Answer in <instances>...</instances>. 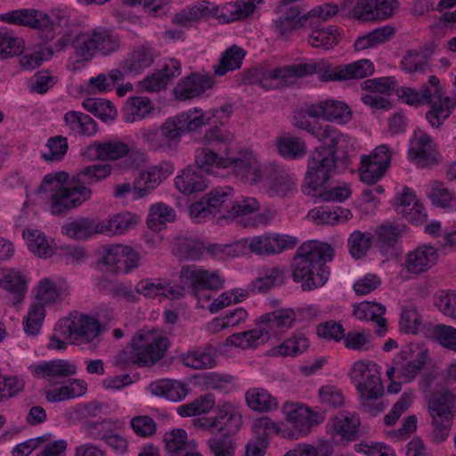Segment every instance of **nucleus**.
<instances>
[{
    "label": "nucleus",
    "instance_id": "nucleus-44",
    "mask_svg": "<svg viewBox=\"0 0 456 456\" xmlns=\"http://www.w3.org/2000/svg\"><path fill=\"white\" fill-rule=\"evenodd\" d=\"M268 341V336L265 330L260 327L257 320L256 328L244 332L234 333L228 337L226 343L243 349L257 347Z\"/></svg>",
    "mask_w": 456,
    "mask_h": 456
},
{
    "label": "nucleus",
    "instance_id": "nucleus-5",
    "mask_svg": "<svg viewBox=\"0 0 456 456\" xmlns=\"http://www.w3.org/2000/svg\"><path fill=\"white\" fill-rule=\"evenodd\" d=\"M399 97L407 104L419 106L428 104L430 110L426 113V118L433 127H439L456 108V97L444 96L440 80L436 76H430L428 84L419 90L404 87Z\"/></svg>",
    "mask_w": 456,
    "mask_h": 456
},
{
    "label": "nucleus",
    "instance_id": "nucleus-14",
    "mask_svg": "<svg viewBox=\"0 0 456 456\" xmlns=\"http://www.w3.org/2000/svg\"><path fill=\"white\" fill-rule=\"evenodd\" d=\"M76 55L85 61L92 59L95 53L109 55L120 47V37L113 30H92L76 41Z\"/></svg>",
    "mask_w": 456,
    "mask_h": 456
},
{
    "label": "nucleus",
    "instance_id": "nucleus-31",
    "mask_svg": "<svg viewBox=\"0 0 456 456\" xmlns=\"http://www.w3.org/2000/svg\"><path fill=\"white\" fill-rule=\"evenodd\" d=\"M213 82L209 77L191 73L179 80L174 88V94L176 99L181 101L191 99L211 88Z\"/></svg>",
    "mask_w": 456,
    "mask_h": 456
},
{
    "label": "nucleus",
    "instance_id": "nucleus-40",
    "mask_svg": "<svg viewBox=\"0 0 456 456\" xmlns=\"http://www.w3.org/2000/svg\"><path fill=\"white\" fill-rule=\"evenodd\" d=\"M183 135L184 133L196 132L203 126L210 124L211 117L202 110L193 109L172 117Z\"/></svg>",
    "mask_w": 456,
    "mask_h": 456
},
{
    "label": "nucleus",
    "instance_id": "nucleus-49",
    "mask_svg": "<svg viewBox=\"0 0 456 456\" xmlns=\"http://www.w3.org/2000/svg\"><path fill=\"white\" fill-rule=\"evenodd\" d=\"M246 52L236 45H232L224 51L220 58L219 63L215 66V75L222 77L228 71L238 69L241 67Z\"/></svg>",
    "mask_w": 456,
    "mask_h": 456
},
{
    "label": "nucleus",
    "instance_id": "nucleus-29",
    "mask_svg": "<svg viewBox=\"0 0 456 456\" xmlns=\"http://www.w3.org/2000/svg\"><path fill=\"white\" fill-rule=\"evenodd\" d=\"M213 168L214 167H211L210 170H206L196 163L195 167L184 168L181 174L175 177V185L179 191L185 195L200 192L208 186L207 180L202 175V171L211 173Z\"/></svg>",
    "mask_w": 456,
    "mask_h": 456
},
{
    "label": "nucleus",
    "instance_id": "nucleus-42",
    "mask_svg": "<svg viewBox=\"0 0 456 456\" xmlns=\"http://www.w3.org/2000/svg\"><path fill=\"white\" fill-rule=\"evenodd\" d=\"M151 392L172 402L183 400L189 389L186 384L173 379H161L150 385Z\"/></svg>",
    "mask_w": 456,
    "mask_h": 456
},
{
    "label": "nucleus",
    "instance_id": "nucleus-21",
    "mask_svg": "<svg viewBox=\"0 0 456 456\" xmlns=\"http://www.w3.org/2000/svg\"><path fill=\"white\" fill-rule=\"evenodd\" d=\"M282 411L294 429L303 436L309 434L314 426H317L324 419L322 414L313 411L307 406L293 403H284Z\"/></svg>",
    "mask_w": 456,
    "mask_h": 456
},
{
    "label": "nucleus",
    "instance_id": "nucleus-10",
    "mask_svg": "<svg viewBox=\"0 0 456 456\" xmlns=\"http://www.w3.org/2000/svg\"><path fill=\"white\" fill-rule=\"evenodd\" d=\"M339 158L328 147L318 146L308 157L307 169L302 185L303 193H315L337 173Z\"/></svg>",
    "mask_w": 456,
    "mask_h": 456
},
{
    "label": "nucleus",
    "instance_id": "nucleus-27",
    "mask_svg": "<svg viewBox=\"0 0 456 456\" xmlns=\"http://www.w3.org/2000/svg\"><path fill=\"white\" fill-rule=\"evenodd\" d=\"M0 289L5 290L14 305H20L28 291V281L22 273L12 268H0Z\"/></svg>",
    "mask_w": 456,
    "mask_h": 456
},
{
    "label": "nucleus",
    "instance_id": "nucleus-3",
    "mask_svg": "<svg viewBox=\"0 0 456 456\" xmlns=\"http://www.w3.org/2000/svg\"><path fill=\"white\" fill-rule=\"evenodd\" d=\"M333 248L324 242L310 240L297 248L291 263V275L295 282H301L305 291L322 287L330 277L327 262L333 259Z\"/></svg>",
    "mask_w": 456,
    "mask_h": 456
},
{
    "label": "nucleus",
    "instance_id": "nucleus-26",
    "mask_svg": "<svg viewBox=\"0 0 456 456\" xmlns=\"http://www.w3.org/2000/svg\"><path fill=\"white\" fill-rule=\"evenodd\" d=\"M319 142H322L330 151H334V156L338 152L342 153L339 160L347 167L349 165V152L354 151V140L348 134H342L335 126L327 125Z\"/></svg>",
    "mask_w": 456,
    "mask_h": 456
},
{
    "label": "nucleus",
    "instance_id": "nucleus-45",
    "mask_svg": "<svg viewBox=\"0 0 456 456\" xmlns=\"http://www.w3.org/2000/svg\"><path fill=\"white\" fill-rule=\"evenodd\" d=\"M62 233L74 240H85L94 234L101 233L100 223L90 218H78L65 224Z\"/></svg>",
    "mask_w": 456,
    "mask_h": 456
},
{
    "label": "nucleus",
    "instance_id": "nucleus-43",
    "mask_svg": "<svg viewBox=\"0 0 456 456\" xmlns=\"http://www.w3.org/2000/svg\"><path fill=\"white\" fill-rule=\"evenodd\" d=\"M153 110L154 105L148 97H129L123 106V119L127 123H134L145 118Z\"/></svg>",
    "mask_w": 456,
    "mask_h": 456
},
{
    "label": "nucleus",
    "instance_id": "nucleus-22",
    "mask_svg": "<svg viewBox=\"0 0 456 456\" xmlns=\"http://www.w3.org/2000/svg\"><path fill=\"white\" fill-rule=\"evenodd\" d=\"M28 369L35 378L45 379L51 383H60L61 379L77 372V365L63 359L34 363Z\"/></svg>",
    "mask_w": 456,
    "mask_h": 456
},
{
    "label": "nucleus",
    "instance_id": "nucleus-9",
    "mask_svg": "<svg viewBox=\"0 0 456 456\" xmlns=\"http://www.w3.org/2000/svg\"><path fill=\"white\" fill-rule=\"evenodd\" d=\"M429 360L428 349L419 343H409L403 346L387 370L389 379L396 378L403 383L413 381L426 368Z\"/></svg>",
    "mask_w": 456,
    "mask_h": 456
},
{
    "label": "nucleus",
    "instance_id": "nucleus-38",
    "mask_svg": "<svg viewBox=\"0 0 456 456\" xmlns=\"http://www.w3.org/2000/svg\"><path fill=\"white\" fill-rule=\"evenodd\" d=\"M402 232L403 230L398 225L388 223L378 226L373 235L376 247L384 255L392 254Z\"/></svg>",
    "mask_w": 456,
    "mask_h": 456
},
{
    "label": "nucleus",
    "instance_id": "nucleus-39",
    "mask_svg": "<svg viewBox=\"0 0 456 456\" xmlns=\"http://www.w3.org/2000/svg\"><path fill=\"white\" fill-rule=\"evenodd\" d=\"M64 122L70 133L80 136H93L97 132V123L89 115L69 110L64 115Z\"/></svg>",
    "mask_w": 456,
    "mask_h": 456
},
{
    "label": "nucleus",
    "instance_id": "nucleus-20",
    "mask_svg": "<svg viewBox=\"0 0 456 456\" xmlns=\"http://www.w3.org/2000/svg\"><path fill=\"white\" fill-rule=\"evenodd\" d=\"M159 56V52L149 44L135 45L120 63L123 74L138 76L151 68Z\"/></svg>",
    "mask_w": 456,
    "mask_h": 456
},
{
    "label": "nucleus",
    "instance_id": "nucleus-36",
    "mask_svg": "<svg viewBox=\"0 0 456 456\" xmlns=\"http://www.w3.org/2000/svg\"><path fill=\"white\" fill-rule=\"evenodd\" d=\"M385 312L383 305L365 301L354 306L353 314L360 321L375 322L379 327L376 333L382 337L387 331V320L383 317Z\"/></svg>",
    "mask_w": 456,
    "mask_h": 456
},
{
    "label": "nucleus",
    "instance_id": "nucleus-53",
    "mask_svg": "<svg viewBox=\"0 0 456 456\" xmlns=\"http://www.w3.org/2000/svg\"><path fill=\"white\" fill-rule=\"evenodd\" d=\"M183 362L185 366L195 370L212 368L216 365L211 347H199L183 354Z\"/></svg>",
    "mask_w": 456,
    "mask_h": 456
},
{
    "label": "nucleus",
    "instance_id": "nucleus-37",
    "mask_svg": "<svg viewBox=\"0 0 456 456\" xmlns=\"http://www.w3.org/2000/svg\"><path fill=\"white\" fill-rule=\"evenodd\" d=\"M279 13L280 16L277 21L280 23V28H305L320 26L316 16H313L312 10L307 13L300 15V11L297 7H291Z\"/></svg>",
    "mask_w": 456,
    "mask_h": 456
},
{
    "label": "nucleus",
    "instance_id": "nucleus-47",
    "mask_svg": "<svg viewBox=\"0 0 456 456\" xmlns=\"http://www.w3.org/2000/svg\"><path fill=\"white\" fill-rule=\"evenodd\" d=\"M259 209L258 201L252 197H243L234 199L230 205V208L225 214V221H232L236 218H240V222L252 220L250 216Z\"/></svg>",
    "mask_w": 456,
    "mask_h": 456
},
{
    "label": "nucleus",
    "instance_id": "nucleus-46",
    "mask_svg": "<svg viewBox=\"0 0 456 456\" xmlns=\"http://www.w3.org/2000/svg\"><path fill=\"white\" fill-rule=\"evenodd\" d=\"M248 406L259 412H268L277 409L278 401L266 389L262 387L250 388L245 395Z\"/></svg>",
    "mask_w": 456,
    "mask_h": 456
},
{
    "label": "nucleus",
    "instance_id": "nucleus-19",
    "mask_svg": "<svg viewBox=\"0 0 456 456\" xmlns=\"http://www.w3.org/2000/svg\"><path fill=\"white\" fill-rule=\"evenodd\" d=\"M305 112L309 118H322L340 125L347 124L353 114L347 103L331 98L305 104Z\"/></svg>",
    "mask_w": 456,
    "mask_h": 456
},
{
    "label": "nucleus",
    "instance_id": "nucleus-33",
    "mask_svg": "<svg viewBox=\"0 0 456 456\" xmlns=\"http://www.w3.org/2000/svg\"><path fill=\"white\" fill-rule=\"evenodd\" d=\"M129 153L127 144L121 142H94L83 151V156L90 159L116 160Z\"/></svg>",
    "mask_w": 456,
    "mask_h": 456
},
{
    "label": "nucleus",
    "instance_id": "nucleus-12",
    "mask_svg": "<svg viewBox=\"0 0 456 456\" xmlns=\"http://www.w3.org/2000/svg\"><path fill=\"white\" fill-rule=\"evenodd\" d=\"M234 190L230 186H217L213 188L200 201L193 203L190 208L191 218L196 223H203L213 218L217 213L219 223L225 220V214L232 203Z\"/></svg>",
    "mask_w": 456,
    "mask_h": 456
},
{
    "label": "nucleus",
    "instance_id": "nucleus-8",
    "mask_svg": "<svg viewBox=\"0 0 456 456\" xmlns=\"http://www.w3.org/2000/svg\"><path fill=\"white\" fill-rule=\"evenodd\" d=\"M179 280L183 285H171L163 281V293L161 296L170 299H178L185 296V287L191 289L194 297H198L201 290H218L223 288L224 281L218 271H208L195 265L182 267Z\"/></svg>",
    "mask_w": 456,
    "mask_h": 456
},
{
    "label": "nucleus",
    "instance_id": "nucleus-6",
    "mask_svg": "<svg viewBox=\"0 0 456 456\" xmlns=\"http://www.w3.org/2000/svg\"><path fill=\"white\" fill-rule=\"evenodd\" d=\"M168 346L167 337L139 334L132 339L130 346L117 354L115 365L121 369L151 366L164 356Z\"/></svg>",
    "mask_w": 456,
    "mask_h": 456
},
{
    "label": "nucleus",
    "instance_id": "nucleus-57",
    "mask_svg": "<svg viewBox=\"0 0 456 456\" xmlns=\"http://www.w3.org/2000/svg\"><path fill=\"white\" fill-rule=\"evenodd\" d=\"M23 237L27 240L28 247L35 255L44 257H49L53 250L49 244L45 235L38 230H26L23 232Z\"/></svg>",
    "mask_w": 456,
    "mask_h": 456
},
{
    "label": "nucleus",
    "instance_id": "nucleus-11",
    "mask_svg": "<svg viewBox=\"0 0 456 456\" xmlns=\"http://www.w3.org/2000/svg\"><path fill=\"white\" fill-rule=\"evenodd\" d=\"M0 20L10 25L29 28H47L69 26V16L63 10H51L44 12L34 8L13 10L0 14Z\"/></svg>",
    "mask_w": 456,
    "mask_h": 456
},
{
    "label": "nucleus",
    "instance_id": "nucleus-17",
    "mask_svg": "<svg viewBox=\"0 0 456 456\" xmlns=\"http://www.w3.org/2000/svg\"><path fill=\"white\" fill-rule=\"evenodd\" d=\"M350 379L359 394H376L384 391L379 368L377 363L369 360L355 362L350 370Z\"/></svg>",
    "mask_w": 456,
    "mask_h": 456
},
{
    "label": "nucleus",
    "instance_id": "nucleus-25",
    "mask_svg": "<svg viewBox=\"0 0 456 456\" xmlns=\"http://www.w3.org/2000/svg\"><path fill=\"white\" fill-rule=\"evenodd\" d=\"M438 250L430 245L419 246L405 256L404 268L409 273L419 275L431 269L437 262Z\"/></svg>",
    "mask_w": 456,
    "mask_h": 456
},
{
    "label": "nucleus",
    "instance_id": "nucleus-63",
    "mask_svg": "<svg viewBox=\"0 0 456 456\" xmlns=\"http://www.w3.org/2000/svg\"><path fill=\"white\" fill-rule=\"evenodd\" d=\"M37 294L33 302L45 305L54 304L60 298V289L56 283L49 278L42 279L36 287Z\"/></svg>",
    "mask_w": 456,
    "mask_h": 456
},
{
    "label": "nucleus",
    "instance_id": "nucleus-24",
    "mask_svg": "<svg viewBox=\"0 0 456 456\" xmlns=\"http://www.w3.org/2000/svg\"><path fill=\"white\" fill-rule=\"evenodd\" d=\"M139 256L131 247L125 245H111L108 248L103 257V263L110 272L127 273L138 265Z\"/></svg>",
    "mask_w": 456,
    "mask_h": 456
},
{
    "label": "nucleus",
    "instance_id": "nucleus-1",
    "mask_svg": "<svg viewBox=\"0 0 456 456\" xmlns=\"http://www.w3.org/2000/svg\"><path fill=\"white\" fill-rule=\"evenodd\" d=\"M203 147L195 151V163L206 170L229 168L244 183H256L263 178V167L252 151L240 150L235 136L214 126L200 138Z\"/></svg>",
    "mask_w": 456,
    "mask_h": 456
},
{
    "label": "nucleus",
    "instance_id": "nucleus-34",
    "mask_svg": "<svg viewBox=\"0 0 456 456\" xmlns=\"http://www.w3.org/2000/svg\"><path fill=\"white\" fill-rule=\"evenodd\" d=\"M434 49L435 45L431 44L421 46L419 49L406 51L400 62L401 69L409 74L426 73L429 69L428 58L434 53Z\"/></svg>",
    "mask_w": 456,
    "mask_h": 456
},
{
    "label": "nucleus",
    "instance_id": "nucleus-54",
    "mask_svg": "<svg viewBox=\"0 0 456 456\" xmlns=\"http://www.w3.org/2000/svg\"><path fill=\"white\" fill-rule=\"evenodd\" d=\"M216 398L211 393L200 395L190 403L178 407L177 412L183 417H191L209 412L215 406Z\"/></svg>",
    "mask_w": 456,
    "mask_h": 456
},
{
    "label": "nucleus",
    "instance_id": "nucleus-62",
    "mask_svg": "<svg viewBox=\"0 0 456 456\" xmlns=\"http://www.w3.org/2000/svg\"><path fill=\"white\" fill-rule=\"evenodd\" d=\"M159 177L155 173L141 172L133 183V199L137 200L149 195L159 185Z\"/></svg>",
    "mask_w": 456,
    "mask_h": 456
},
{
    "label": "nucleus",
    "instance_id": "nucleus-16",
    "mask_svg": "<svg viewBox=\"0 0 456 456\" xmlns=\"http://www.w3.org/2000/svg\"><path fill=\"white\" fill-rule=\"evenodd\" d=\"M121 423L111 419L102 421H87L84 425L85 432L94 440H101L118 454L127 450L128 441L119 433Z\"/></svg>",
    "mask_w": 456,
    "mask_h": 456
},
{
    "label": "nucleus",
    "instance_id": "nucleus-50",
    "mask_svg": "<svg viewBox=\"0 0 456 456\" xmlns=\"http://www.w3.org/2000/svg\"><path fill=\"white\" fill-rule=\"evenodd\" d=\"M309 346L307 338L302 333H295L281 345L272 348V355L296 356L304 353Z\"/></svg>",
    "mask_w": 456,
    "mask_h": 456
},
{
    "label": "nucleus",
    "instance_id": "nucleus-41",
    "mask_svg": "<svg viewBox=\"0 0 456 456\" xmlns=\"http://www.w3.org/2000/svg\"><path fill=\"white\" fill-rule=\"evenodd\" d=\"M308 216L311 217L318 225H334L351 219L353 217V214L348 208H343L341 207L331 208L327 206H322L310 210Z\"/></svg>",
    "mask_w": 456,
    "mask_h": 456
},
{
    "label": "nucleus",
    "instance_id": "nucleus-59",
    "mask_svg": "<svg viewBox=\"0 0 456 456\" xmlns=\"http://www.w3.org/2000/svg\"><path fill=\"white\" fill-rule=\"evenodd\" d=\"M45 317V309L43 305L39 302H32L23 320L25 333L30 336L37 335L40 332Z\"/></svg>",
    "mask_w": 456,
    "mask_h": 456
},
{
    "label": "nucleus",
    "instance_id": "nucleus-58",
    "mask_svg": "<svg viewBox=\"0 0 456 456\" xmlns=\"http://www.w3.org/2000/svg\"><path fill=\"white\" fill-rule=\"evenodd\" d=\"M175 219V210L171 207L159 202L151 207L147 224L151 229L160 230L163 224L173 222Z\"/></svg>",
    "mask_w": 456,
    "mask_h": 456
},
{
    "label": "nucleus",
    "instance_id": "nucleus-4",
    "mask_svg": "<svg viewBox=\"0 0 456 456\" xmlns=\"http://www.w3.org/2000/svg\"><path fill=\"white\" fill-rule=\"evenodd\" d=\"M263 3V0H236L219 6L213 2L201 0L175 12L171 21L175 26L192 27L215 18L221 24H228L248 19Z\"/></svg>",
    "mask_w": 456,
    "mask_h": 456
},
{
    "label": "nucleus",
    "instance_id": "nucleus-7",
    "mask_svg": "<svg viewBox=\"0 0 456 456\" xmlns=\"http://www.w3.org/2000/svg\"><path fill=\"white\" fill-rule=\"evenodd\" d=\"M318 63H299L269 69L267 66H257L239 73L237 80L241 85L257 86L261 88H273L274 82L281 80L284 84L293 83L296 79L319 72Z\"/></svg>",
    "mask_w": 456,
    "mask_h": 456
},
{
    "label": "nucleus",
    "instance_id": "nucleus-60",
    "mask_svg": "<svg viewBox=\"0 0 456 456\" xmlns=\"http://www.w3.org/2000/svg\"><path fill=\"white\" fill-rule=\"evenodd\" d=\"M279 153L285 159H296L306 153L305 142L297 137H283L277 142Z\"/></svg>",
    "mask_w": 456,
    "mask_h": 456
},
{
    "label": "nucleus",
    "instance_id": "nucleus-30",
    "mask_svg": "<svg viewBox=\"0 0 456 456\" xmlns=\"http://www.w3.org/2000/svg\"><path fill=\"white\" fill-rule=\"evenodd\" d=\"M409 153L422 167L437 163L438 152L436 146L431 137L421 131L414 133L411 140Z\"/></svg>",
    "mask_w": 456,
    "mask_h": 456
},
{
    "label": "nucleus",
    "instance_id": "nucleus-51",
    "mask_svg": "<svg viewBox=\"0 0 456 456\" xmlns=\"http://www.w3.org/2000/svg\"><path fill=\"white\" fill-rule=\"evenodd\" d=\"M100 223V232L104 234H123L134 224V218L130 214H117Z\"/></svg>",
    "mask_w": 456,
    "mask_h": 456
},
{
    "label": "nucleus",
    "instance_id": "nucleus-23",
    "mask_svg": "<svg viewBox=\"0 0 456 456\" xmlns=\"http://www.w3.org/2000/svg\"><path fill=\"white\" fill-rule=\"evenodd\" d=\"M374 72L373 63L367 59H362L353 63L336 67L334 69L324 70L320 73L321 81H336L363 78Z\"/></svg>",
    "mask_w": 456,
    "mask_h": 456
},
{
    "label": "nucleus",
    "instance_id": "nucleus-15",
    "mask_svg": "<svg viewBox=\"0 0 456 456\" xmlns=\"http://www.w3.org/2000/svg\"><path fill=\"white\" fill-rule=\"evenodd\" d=\"M141 138L154 151L172 153L177 149L182 135L173 118H168L159 127L142 129Z\"/></svg>",
    "mask_w": 456,
    "mask_h": 456
},
{
    "label": "nucleus",
    "instance_id": "nucleus-56",
    "mask_svg": "<svg viewBox=\"0 0 456 456\" xmlns=\"http://www.w3.org/2000/svg\"><path fill=\"white\" fill-rule=\"evenodd\" d=\"M82 106L86 110L93 113L94 116L105 122L108 120H113L117 116V109L113 103L105 99L88 98L83 102Z\"/></svg>",
    "mask_w": 456,
    "mask_h": 456
},
{
    "label": "nucleus",
    "instance_id": "nucleus-32",
    "mask_svg": "<svg viewBox=\"0 0 456 456\" xmlns=\"http://www.w3.org/2000/svg\"><path fill=\"white\" fill-rule=\"evenodd\" d=\"M180 74V61L176 59H169L164 62V65L159 71L151 77H145L142 82V86L147 92H158L166 88L167 84Z\"/></svg>",
    "mask_w": 456,
    "mask_h": 456
},
{
    "label": "nucleus",
    "instance_id": "nucleus-64",
    "mask_svg": "<svg viewBox=\"0 0 456 456\" xmlns=\"http://www.w3.org/2000/svg\"><path fill=\"white\" fill-rule=\"evenodd\" d=\"M387 170L371 162L370 157H361L359 167L360 179L362 183L372 185L377 183L385 175Z\"/></svg>",
    "mask_w": 456,
    "mask_h": 456
},
{
    "label": "nucleus",
    "instance_id": "nucleus-52",
    "mask_svg": "<svg viewBox=\"0 0 456 456\" xmlns=\"http://www.w3.org/2000/svg\"><path fill=\"white\" fill-rule=\"evenodd\" d=\"M122 80H124L123 72L118 69H113L108 74L100 73L96 77H92L87 86L94 93H107L112 91L116 84Z\"/></svg>",
    "mask_w": 456,
    "mask_h": 456
},
{
    "label": "nucleus",
    "instance_id": "nucleus-48",
    "mask_svg": "<svg viewBox=\"0 0 456 456\" xmlns=\"http://www.w3.org/2000/svg\"><path fill=\"white\" fill-rule=\"evenodd\" d=\"M359 426L360 419L355 414H341L331 420L332 433L348 441L357 438Z\"/></svg>",
    "mask_w": 456,
    "mask_h": 456
},
{
    "label": "nucleus",
    "instance_id": "nucleus-2",
    "mask_svg": "<svg viewBox=\"0 0 456 456\" xmlns=\"http://www.w3.org/2000/svg\"><path fill=\"white\" fill-rule=\"evenodd\" d=\"M110 164H94L84 167L69 181V174L64 171L51 173L44 177L39 187L48 192V205L52 215L63 216L68 211L80 207L90 200V185L95 184L110 175Z\"/></svg>",
    "mask_w": 456,
    "mask_h": 456
},
{
    "label": "nucleus",
    "instance_id": "nucleus-55",
    "mask_svg": "<svg viewBox=\"0 0 456 456\" xmlns=\"http://www.w3.org/2000/svg\"><path fill=\"white\" fill-rule=\"evenodd\" d=\"M373 235L368 232L356 230L347 239V248L351 256L354 259H361L370 248Z\"/></svg>",
    "mask_w": 456,
    "mask_h": 456
},
{
    "label": "nucleus",
    "instance_id": "nucleus-18",
    "mask_svg": "<svg viewBox=\"0 0 456 456\" xmlns=\"http://www.w3.org/2000/svg\"><path fill=\"white\" fill-rule=\"evenodd\" d=\"M397 8V0H358L351 15L360 22L383 21L392 17Z\"/></svg>",
    "mask_w": 456,
    "mask_h": 456
},
{
    "label": "nucleus",
    "instance_id": "nucleus-13",
    "mask_svg": "<svg viewBox=\"0 0 456 456\" xmlns=\"http://www.w3.org/2000/svg\"><path fill=\"white\" fill-rule=\"evenodd\" d=\"M194 426L212 434V436H227L232 438L242 423V416L231 403L218 404L216 413L211 417L197 418Z\"/></svg>",
    "mask_w": 456,
    "mask_h": 456
},
{
    "label": "nucleus",
    "instance_id": "nucleus-35",
    "mask_svg": "<svg viewBox=\"0 0 456 456\" xmlns=\"http://www.w3.org/2000/svg\"><path fill=\"white\" fill-rule=\"evenodd\" d=\"M75 328L76 342L97 345L98 337L102 331V327L97 319L87 314L75 313Z\"/></svg>",
    "mask_w": 456,
    "mask_h": 456
},
{
    "label": "nucleus",
    "instance_id": "nucleus-28",
    "mask_svg": "<svg viewBox=\"0 0 456 456\" xmlns=\"http://www.w3.org/2000/svg\"><path fill=\"white\" fill-rule=\"evenodd\" d=\"M293 308H279L261 315L258 319L260 327L265 330L268 340L272 336L276 337L282 330L291 329L295 323Z\"/></svg>",
    "mask_w": 456,
    "mask_h": 456
},
{
    "label": "nucleus",
    "instance_id": "nucleus-61",
    "mask_svg": "<svg viewBox=\"0 0 456 456\" xmlns=\"http://www.w3.org/2000/svg\"><path fill=\"white\" fill-rule=\"evenodd\" d=\"M23 48V39L14 37L10 30H0V59L19 55Z\"/></svg>",
    "mask_w": 456,
    "mask_h": 456
}]
</instances>
